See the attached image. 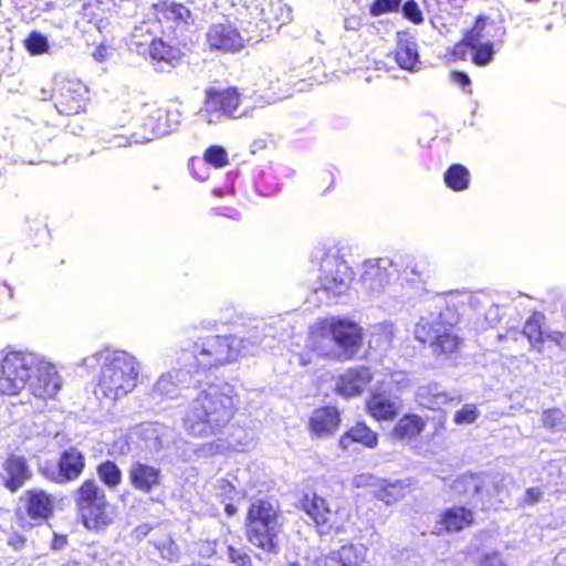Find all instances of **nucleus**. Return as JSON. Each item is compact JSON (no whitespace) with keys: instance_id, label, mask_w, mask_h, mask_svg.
Masks as SVG:
<instances>
[{"instance_id":"a878e982","label":"nucleus","mask_w":566,"mask_h":566,"mask_svg":"<svg viewBox=\"0 0 566 566\" xmlns=\"http://www.w3.org/2000/svg\"><path fill=\"white\" fill-rule=\"evenodd\" d=\"M427 428V421L419 415L403 413L394 424L390 436L397 441H411L422 434Z\"/></svg>"},{"instance_id":"473e14b6","label":"nucleus","mask_w":566,"mask_h":566,"mask_svg":"<svg viewBox=\"0 0 566 566\" xmlns=\"http://www.w3.org/2000/svg\"><path fill=\"white\" fill-rule=\"evenodd\" d=\"M443 181L452 191H464L470 186L471 174L464 165L452 164L444 171Z\"/></svg>"},{"instance_id":"7c9ffc66","label":"nucleus","mask_w":566,"mask_h":566,"mask_svg":"<svg viewBox=\"0 0 566 566\" xmlns=\"http://www.w3.org/2000/svg\"><path fill=\"white\" fill-rule=\"evenodd\" d=\"M394 59L402 70L413 71L419 62V54L413 42L407 39H399L392 52Z\"/></svg>"},{"instance_id":"13d9d810","label":"nucleus","mask_w":566,"mask_h":566,"mask_svg":"<svg viewBox=\"0 0 566 566\" xmlns=\"http://www.w3.org/2000/svg\"><path fill=\"white\" fill-rule=\"evenodd\" d=\"M29 35L35 36V35H42V34L38 31H32Z\"/></svg>"},{"instance_id":"4468645a","label":"nucleus","mask_w":566,"mask_h":566,"mask_svg":"<svg viewBox=\"0 0 566 566\" xmlns=\"http://www.w3.org/2000/svg\"><path fill=\"white\" fill-rule=\"evenodd\" d=\"M481 38H461L452 48L448 49L444 59L447 62L471 61L479 66L486 65L493 56L491 43H481Z\"/></svg>"},{"instance_id":"2f4dec72","label":"nucleus","mask_w":566,"mask_h":566,"mask_svg":"<svg viewBox=\"0 0 566 566\" xmlns=\"http://www.w3.org/2000/svg\"><path fill=\"white\" fill-rule=\"evenodd\" d=\"M409 491L408 484L403 481H384L375 490V497L387 505L395 504L406 497Z\"/></svg>"},{"instance_id":"37998d69","label":"nucleus","mask_w":566,"mask_h":566,"mask_svg":"<svg viewBox=\"0 0 566 566\" xmlns=\"http://www.w3.org/2000/svg\"><path fill=\"white\" fill-rule=\"evenodd\" d=\"M227 555L229 562L235 566H252L251 556L240 548L229 545L227 547Z\"/></svg>"},{"instance_id":"49530a36","label":"nucleus","mask_w":566,"mask_h":566,"mask_svg":"<svg viewBox=\"0 0 566 566\" xmlns=\"http://www.w3.org/2000/svg\"><path fill=\"white\" fill-rule=\"evenodd\" d=\"M494 25L488 18L480 15L476 18L473 28L465 35H482V33H490Z\"/></svg>"},{"instance_id":"4c0bfd02","label":"nucleus","mask_w":566,"mask_h":566,"mask_svg":"<svg viewBox=\"0 0 566 566\" xmlns=\"http://www.w3.org/2000/svg\"><path fill=\"white\" fill-rule=\"evenodd\" d=\"M153 390L161 398H175L177 396V385L170 375L160 376Z\"/></svg>"},{"instance_id":"6e6d98bb","label":"nucleus","mask_w":566,"mask_h":566,"mask_svg":"<svg viewBox=\"0 0 566 566\" xmlns=\"http://www.w3.org/2000/svg\"><path fill=\"white\" fill-rule=\"evenodd\" d=\"M555 566H566V552L556 556Z\"/></svg>"},{"instance_id":"de8ad7c7","label":"nucleus","mask_w":566,"mask_h":566,"mask_svg":"<svg viewBox=\"0 0 566 566\" xmlns=\"http://www.w3.org/2000/svg\"><path fill=\"white\" fill-rule=\"evenodd\" d=\"M450 80L460 86L461 88L465 90L467 92L471 93V78L465 72L462 71H452L450 73Z\"/></svg>"},{"instance_id":"2eb2a0df","label":"nucleus","mask_w":566,"mask_h":566,"mask_svg":"<svg viewBox=\"0 0 566 566\" xmlns=\"http://www.w3.org/2000/svg\"><path fill=\"white\" fill-rule=\"evenodd\" d=\"M85 469V458L83 453L75 447H71L61 452L57 460V472H50L43 469L42 473L45 478L57 483L75 481L80 478Z\"/></svg>"},{"instance_id":"a19ab883","label":"nucleus","mask_w":566,"mask_h":566,"mask_svg":"<svg viewBox=\"0 0 566 566\" xmlns=\"http://www.w3.org/2000/svg\"><path fill=\"white\" fill-rule=\"evenodd\" d=\"M400 9L403 18L408 21L415 24H419L423 21L422 12L415 0H408L405 3L401 2Z\"/></svg>"},{"instance_id":"ea45409f","label":"nucleus","mask_w":566,"mask_h":566,"mask_svg":"<svg viewBox=\"0 0 566 566\" xmlns=\"http://www.w3.org/2000/svg\"><path fill=\"white\" fill-rule=\"evenodd\" d=\"M401 7V0H374L369 3V13L373 17L397 12Z\"/></svg>"},{"instance_id":"c9c22d12","label":"nucleus","mask_w":566,"mask_h":566,"mask_svg":"<svg viewBox=\"0 0 566 566\" xmlns=\"http://www.w3.org/2000/svg\"><path fill=\"white\" fill-rule=\"evenodd\" d=\"M202 159L206 164L216 169H221L229 164L228 151L221 145H211L207 147L202 154Z\"/></svg>"},{"instance_id":"09e8293b","label":"nucleus","mask_w":566,"mask_h":566,"mask_svg":"<svg viewBox=\"0 0 566 566\" xmlns=\"http://www.w3.org/2000/svg\"><path fill=\"white\" fill-rule=\"evenodd\" d=\"M546 342L553 343L562 350L566 352V333L560 331H552L546 333Z\"/></svg>"},{"instance_id":"8fccbe9b","label":"nucleus","mask_w":566,"mask_h":566,"mask_svg":"<svg viewBox=\"0 0 566 566\" xmlns=\"http://www.w3.org/2000/svg\"><path fill=\"white\" fill-rule=\"evenodd\" d=\"M543 493L539 488H528L525 491L523 501L527 505H534L541 501Z\"/></svg>"},{"instance_id":"79ce46f5","label":"nucleus","mask_w":566,"mask_h":566,"mask_svg":"<svg viewBox=\"0 0 566 566\" xmlns=\"http://www.w3.org/2000/svg\"><path fill=\"white\" fill-rule=\"evenodd\" d=\"M480 412L473 405H464L460 410L454 413L453 421L457 424L472 423L474 422Z\"/></svg>"},{"instance_id":"7ed1b4c3","label":"nucleus","mask_w":566,"mask_h":566,"mask_svg":"<svg viewBox=\"0 0 566 566\" xmlns=\"http://www.w3.org/2000/svg\"><path fill=\"white\" fill-rule=\"evenodd\" d=\"M239 354V340L234 336L206 335L182 348L179 359L189 371L200 374L235 361Z\"/></svg>"},{"instance_id":"ddd939ff","label":"nucleus","mask_w":566,"mask_h":566,"mask_svg":"<svg viewBox=\"0 0 566 566\" xmlns=\"http://www.w3.org/2000/svg\"><path fill=\"white\" fill-rule=\"evenodd\" d=\"M242 95L237 86L214 87L205 90V109L207 113L219 114L234 119L242 103Z\"/></svg>"},{"instance_id":"f8f14e48","label":"nucleus","mask_w":566,"mask_h":566,"mask_svg":"<svg viewBox=\"0 0 566 566\" xmlns=\"http://www.w3.org/2000/svg\"><path fill=\"white\" fill-rule=\"evenodd\" d=\"M87 86L77 78L61 77L55 81V107L61 115L72 116L85 109Z\"/></svg>"},{"instance_id":"1a4fd4ad","label":"nucleus","mask_w":566,"mask_h":566,"mask_svg":"<svg viewBox=\"0 0 566 566\" xmlns=\"http://www.w3.org/2000/svg\"><path fill=\"white\" fill-rule=\"evenodd\" d=\"M415 337L421 344L429 343L438 357H450L457 354L463 344V338L454 333L453 326L441 319L421 318L415 326Z\"/></svg>"},{"instance_id":"0eeeda50","label":"nucleus","mask_w":566,"mask_h":566,"mask_svg":"<svg viewBox=\"0 0 566 566\" xmlns=\"http://www.w3.org/2000/svg\"><path fill=\"white\" fill-rule=\"evenodd\" d=\"M297 507L314 523L319 535L342 534L346 530L349 514L344 507H332L328 501L316 492H306L298 500Z\"/></svg>"},{"instance_id":"bb28decb","label":"nucleus","mask_w":566,"mask_h":566,"mask_svg":"<svg viewBox=\"0 0 566 566\" xmlns=\"http://www.w3.org/2000/svg\"><path fill=\"white\" fill-rule=\"evenodd\" d=\"M35 373L36 380L33 386V395L42 399L53 398L61 388L56 370L49 365L42 366L38 360Z\"/></svg>"},{"instance_id":"f257e3e1","label":"nucleus","mask_w":566,"mask_h":566,"mask_svg":"<svg viewBox=\"0 0 566 566\" xmlns=\"http://www.w3.org/2000/svg\"><path fill=\"white\" fill-rule=\"evenodd\" d=\"M239 409V396L232 386L209 385L192 400L184 428L196 438L214 436L231 422Z\"/></svg>"},{"instance_id":"c03bdc74","label":"nucleus","mask_w":566,"mask_h":566,"mask_svg":"<svg viewBox=\"0 0 566 566\" xmlns=\"http://www.w3.org/2000/svg\"><path fill=\"white\" fill-rule=\"evenodd\" d=\"M23 43L31 55L43 54L49 50L48 38H24Z\"/></svg>"},{"instance_id":"cd10ccee","label":"nucleus","mask_w":566,"mask_h":566,"mask_svg":"<svg viewBox=\"0 0 566 566\" xmlns=\"http://www.w3.org/2000/svg\"><path fill=\"white\" fill-rule=\"evenodd\" d=\"M149 55L155 61L174 65L181 60L184 52L176 38H153Z\"/></svg>"},{"instance_id":"423d86ee","label":"nucleus","mask_w":566,"mask_h":566,"mask_svg":"<svg viewBox=\"0 0 566 566\" xmlns=\"http://www.w3.org/2000/svg\"><path fill=\"white\" fill-rule=\"evenodd\" d=\"M80 523L92 533L106 531L114 523V507L94 479H85L73 493Z\"/></svg>"},{"instance_id":"aec40b11","label":"nucleus","mask_w":566,"mask_h":566,"mask_svg":"<svg viewBox=\"0 0 566 566\" xmlns=\"http://www.w3.org/2000/svg\"><path fill=\"white\" fill-rule=\"evenodd\" d=\"M127 474L132 488L142 493H150L161 484V470L140 461L133 462Z\"/></svg>"},{"instance_id":"603ef678","label":"nucleus","mask_w":566,"mask_h":566,"mask_svg":"<svg viewBox=\"0 0 566 566\" xmlns=\"http://www.w3.org/2000/svg\"><path fill=\"white\" fill-rule=\"evenodd\" d=\"M67 544V536L66 535H57L54 534V537L52 539V548L53 549H62Z\"/></svg>"},{"instance_id":"f704fd0d","label":"nucleus","mask_w":566,"mask_h":566,"mask_svg":"<svg viewBox=\"0 0 566 566\" xmlns=\"http://www.w3.org/2000/svg\"><path fill=\"white\" fill-rule=\"evenodd\" d=\"M541 421L548 431L556 432L566 429V416L559 408L543 410Z\"/></svg>"},{"instance_id":"5fc2aeb1","label":"nucleus","mask_w":566,"mask_h":566,"mask_svg":"<svg viewBox=\"0 0 566 566\" xmlns=\"http://www.w3.org/2000/svg\"><path fill=\"white\" fill-rule=\"evenodd\" d=\"M224 512L228 516H234L238 513V507L232 503H228L224 506Z\"/></svg>"},{"instance_id":"c85d7f7f","label":"nucleus","mask_w":566,"mask_h":566,"mask_svg":"<svg viewBox=\"0 0 566 566\" xmlns=\"http://www.w3.org/2000/svg\"><path fill=\"white\" fill-rule=\"evenodd\" d=\"M390 273L387 266H382L378 261H366L364 271L360 275V283L369 290L384 287L389 283Z\"/></svg>"},{"instance_id":"5701e85b","label":"nucleus","mask_w":566,"mask_h":566,"mask_svg":"<svg viewBox=\"0 0 566 566\" xmlns=\"http://www.w3.org/2000/svg\"><path fill=\"white\" fill-rule=\"evenodd\" d=\"M367 547L363 544L347 543L329 552L324 558L325 566H363Z\"/></svg>"},{"instance_id":"a18cd8bd","label":"nucleus","mask_w":566,"mask_h":566,"mask_svg":"<svg viewBox=\"0 0 566 566\" xmlns=\"http://www.w3.org/2000/svg\"><path fill=\"white\" fill-rule=\"evenodd\" d=\"M476 566H507L504 558L502 557V554L500 552L493 551L490 553L483 554L478 563Z\"/></svg>"},{"instance_id":"39448f33","label":"nucleus","mask_w":566,"mask_h":566,"mask_svg":"<svg viewBox=\"0 0 566 566\" xmlns=\"http://www.w3.org/2000/svg\"><path fill=\"white\" fill-rule=\"evenodd\" d=\"M138 376L137 359L127 352L115 350L101 367L96 392L107 399H120L135 389Z\"/></svg>"},{"instance_id":"9d476101","label":"nucleus","mask_w":566,"mask_h":566,"mask_svg":"<svg viewBox=\"0 0 566 566\" xmlns=\"http://www.w3.org/2000/svg\"><path fill=\"white\" fill-rule=\"evenodd\" d=\"M22 510L17 511L21 528H33L46 524L55 513L53 494L43 489H29L20 497Z\"/></svg>"},{"instance_id":"9b49d317","label":"nucleus","mask_w":566,"mask_h":566,"mask_svg":"<svg viewBox=\"0 0 566 566\" xmlns=\"http://www.w3.org/2000/svg\"><path fill=\"white\" fill-rule=\"evenodd\" d=\"M318 281L323 290L338 296L348 291L354 281V271L343 258L325 255L321 262Z\"/></svg>"},{"instance_id":"f3484780","label":"nucleus","mask_w":566,"mask_h":566,"mask_svg":"<svg viewBox=\"0 0 566 566\" xmlns=\"http://www.w3.org/2000/svg\"><path fill=\"white\" fill-rule=\"evenodd\" d=\"M373 379L374 375L367 366L348 368L338 376L334 391L344 398L357 397L364 392Z\"/></svg>"},{"instance_id":"b1692460","label":"nucleus","mask_w":566,"mask_h":566,"mask_svg":"<svg viewBox=\"0 0 566 566\" xmlns=\"http://www.w3.org/2000/svg\"><path fill=\"white\" fill-rule=\"evenodd\" d=\"M365 411L376 421H392L399 415V407L384 392L373 391L365 401Z\"/></svg>"},{"instance_id":"4be33fe9","label":"nucleus","mask_w":566,"mask_h":566,"mask_svg":"<svg viewBox=\"0 0 566 566\" xmlns=\"http://www.w3.org/2000/svg\"><path fill=\"white\" fill-rule=\"evenodd\" d=\"M180 112L174 105H157L151 107L146 117V124L159 135L174 130L180 123Z\"/></svg>"},{"instance_id":"72a5a7b5","label":"nucleus","mask_w":566,"mask_h":566,"mask_svg":"<svg viewBox=\"0 0 566 566\" xmlns=\"http://www.w3.org/2000/svg\"><path fill=\"white\" fill-rule=\"evenodd\" d=\"M96 473L101 482L108 489H116L123 480L120 469L112 460H105L97 464Z\"/></svg>"},{"instance_id":"6ab92c4d","label":"nucleus","mask_w":566,"mask_h":566,"mask_svg":"<svg viewBox=\"0 0 566 566\" xmlns=\"http://www.w3.org/2000/svg\"><path fill=\"white\" fill-rule=\"evenodd\" d=\"M155 10L159 21L167 23L172 31L185 32L195 22L191 11L182 3L160 1L155 4Z\"/></svg>"},{"instance_id":"a211bd4d","label":"nucleus","mask_w":566,"mask_h":566,"mask_svg":"<svg viewBox=\"0 0 566 566\" xmlns=\"http://www.w3.org/2000/svg\"><path fill=\"white\" fill-rule=\"evenodd\" d=\"M342 424L340 411L335 406H321L313 410L307 421V430L312 437L325 438L333 436Z\"/></svg>"},{"instance_id":"864d4df0","label":"nucleus","mask_w":566,"mask_h":566,"mask_svg":"<svg viewBox=\"0 0 566 566\" xmlns=\"http://www.w3.org/2000/svg\"><path fill=\"white\" fill-rule=\"evenodd\" d=\"M196 164H197V159L195 157H192L189 160V167H190L192 177L200 181L207 180L208 177L199 174V169L196 168Z\"/></svg>"},{"instance_id":"f03ea898","label":"nucleus","mask_w":566,"mask_h":566,"mask_svg":"<svg viewBox=\"0 0 566 566\" xmlns=\"http://www.w3.org/2000/svg\"><path fill=\"white\" fill-rule=\"evenodd\" d=\"M311 350L317 357L333 360H350L361 349L364 331L355 322L325 317L316 321L308 331Z\"/></svg>"},{"instance_id":"393cba45","label":"nucleus","mask_w":566,"mask_h":566,"mask_svg":"<svg viewBox=\"0 0 566 566\" xmlns=\"http://www.w3.org/2000/svg\"><path fill=\"white\" fill-rule=\"evenodd\" d=\"M7 473L4 486L12 493L17 492L31 479L32 473L24 457L10 454L3 463Z\"/></svg>"},{"instance_id":"e433bc0d","label":"nucleus","mask_w":566,"mask_h":566,"mask_svg":"<svg viewBox=\"0 0 566 566\" xmlns=\"http://www.w3.org/2000/svg\"><path fill=\"white\" fill-rule=\"evenodd\" d=\"M208 44L223 54L237 53L244 48L242 38H208Z\"/></svg>"},{"instance_id":"3c124183","label":"nucleus","mask_w":566,"mask_h":566,"mask_svg":"<svg viewBox=\"0 0 566 566\" xmlns=\"http://www.w3.org/2000/svg\"><path fill=\"white\" fill-rule=\"evenodd\" d=\"M108 45L104 43L99 44L93 52L94 59L98 62L105 61L108 55Z\"/></svg>"},{"instance_id":"052dcab7","label":"nucleus","mask_w":566,"mask_h":566,"mask_svg":"<svg viewBox=\"0 0 566 566\" xmlns=\"http://www.w3.org/2000/svg\"><path fill=\"white\" fill-rule=\"evenodd\" d=\"M327 177L333 181V175L332 174H328Z\"/></svg>"},{"instance_id":"4d7b16f0","label":"nucleus","mask_w":566,"mask_h":566,"mask_svg":"<svg viewBox=\"0 0 566 566\" xmlns=\"http://www.w3.org/2000/svg\"><path fill=\"white\" fill-rule=\"evenodd\" d=\"M207 544H209L210 548H211V554L210 555H214L217 553V551H216L217 542L216 541H212V542L207 541Z\"/></svg>"},{"instance_id":"6e6552de","label":"nucleus","mask_w":566,"mask_h":566,"mask_svg":"<svg viewBox=\"0 0 566 566\" xmlns=\"http://www.w3.org/2000/svg\"><path fill=\"white\" fill-rule=\"evenodd\" d=\"M36 368L38 358L33 354L21 350L7 353L0 363V394L19 395Z\"/></svg>"},{"instance_id":"58836bf2","label":"nucleus","mask_w":566,"mask_h":566,"mask_svg":"<svg viewBox=\"0 0 566 566\" xmlns=\"http://www.w3.org/2000/svg\"><path fill=\"white\" fill-rule=\"evenodd\" d=\"M268 83L272 90V94L270 96L272 101L283 99L285 96L290 94V84L282 82L276 73H269Z\"/></svg>"},{"instance_id":"20e7f679","label":"nucleus","mask_w":566,"mask_h":566,"mask_svg":"<svg viewBox=\"0 0 566 566\" xmlns=\"http://www.w3.org/2000/svg\"><path fill=\"white\" fill-rule=\"evenodd\" d=\"M281 512L269 499L253 500L244 517V535L247 541L258 549L276 553L281 532Z\"/></svg>"},{"instance_id":"dca6fc26","label":"nucleus","mask_w":566,"mask_h":566,"mask_svg":"<svg viewBox=\"0 0 566 566\" xmlns=\"http://www.w3.org/2000/svg\"><path fill=\"white\" fill-rule=\"evenodd\" d=\"M475 523L473 510L463 505H453L443 510L436 521L433 534L446 535L460 533Z\"/></svg>"},{"instance_id":"412c9836","label":"nucleus","mask_w":566,"mask_h":566,"mask_svg":"<svg viewBox=\"0 0 566 566\" xmlns=\"http://www.w3.org/2000/svg\"><path fill=\"white\" fill-rule=\"evenodd\" d=\"M378 441L379 438L376 431L365 421H357L340 434L337 446L342 451H348L354 444H359L366 449H375Z\"/></svg>"},{"instance_id":"bf43d9fd","label":"nucleus","mask_w":566,"mask_h":566,"mask_svg":"<svg viewBox=\"0 0 566 566\" xmlns=\"http://www.w3.org/2000/svg\"><path fill=\"white\" fill-rule=\"evenodd\" d=\"M214 35H223V33H218V32H217ZM224 35H226V36H229V35H230V33H229V32H228V33H224Z\"/></svg>"},{"instance_id":"c756f323","label":"nucleus","mask_w":566,"mask_h":566,"mask_svg":"<svg viewBox=\"0 0 566 566\" xmlns=\"http://www.w3.org/2000/svg\"><path fill=\"white\" fill-rule=\"evenodd\" d=\"M544 316L541 313L534 312L524 323L522 334L527 338L531 346L538 352L543 350V345L546 342V333L543 332Z\"/></svg>"}]
</instances>
